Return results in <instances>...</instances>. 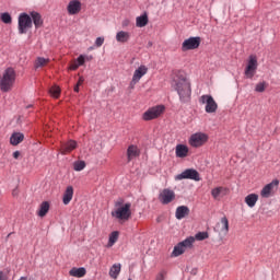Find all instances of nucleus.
Wrapping results in <instances>:
<instances>
[{
  "mask_svg": "<svg viewBox=\"0 0 280 280\" xmlns=\"http://www.w3.org/2000/svg\"><path fill=\"white\" fill-rule=\"evenodd\" d=\"M117 43H128L130 40V33L120 31L116 34Z\"/></svg>",
  "mask_w": 280,
  "mask_h": 280,
  "instance_id": "25",
  "label": "nucleus"
},
{
  "mask_svg": "<svg viewBox=\"0 0 280 280\" xmlns=\"http://www.w3.org/2000/svg\"><path fill=\"white\" fill-rule=\"evenodd\" d=\"M175 155L177 159H187V156H189V147L186 144H177L175 148Z\"/></svg>",
  "mask_w": 280,
  "mask_h": 280,
  "instance_id": "19",
  "label": "nucleus"
},
{
  "mask_svg": "<svg viewBox=\"0 0 280 280\" xmlns=\"http://www.w3.org/2000/svg\"><path fill=\"white\" fill-rule=\"evenodd\" d=\"M175 91L178 93L179 100L183 104L191 102V83L187 78L180 75L178 79L174 80Z\"/></svg>",
  "mask_w": 280,
  "mask_h": 280,
  "instance_id": "2",
  "label": "nucleus"
},
{
  "mask_svg": "<svg viewBox=\"0 0 280 280\" xmlns=\"http://www.w3.org/2000/svg\"><path fill=\"white\" fill-rule=\"evenodd\" d=\"M73 200V186H68L63 192L62 202L63 205H69Z\"/></svg>",
  "mask_w": 280,
  "mask_h": 280,
  "instance_id": "22",
  "label": "nucleus"
},
{
  "mask_svg": "<svg viewBox=\"0 0 280 280\" xmlns=\"http://www.w3.org/2000/svg\"><path fill=\"white\" fill-rule=\"evenodd\" d=\"M15 82L16 70H14V68L12 67L7 68L2 73V77H0V91H2L3 93L12 91Z\"/></svg>",
  "mask_w": 280,
  "mask_h": 280,
  "instance_id": "3",
  "label": "nucleus"
},
{
  "mask_svg": "<svg viewBox=\"0 0 280 280\" xmlns=\"http://www.w3.org/2000/svg\"><path fill=\"white\" fill-rule=\"evenodd\" d=\"M47 213H49V203L47 201H44L39 206L38 215L39 218H45Z\"/></svg>",
  "mask_w": 280,
  "mask_h": 280,
  "instance_id": "29",
  "label": "nucleus"
},
{
  "mask_svg": "<svg viewBox=\"0 0 280 280\" xmlns=\"http://www.w3.org/2000/svg\"><path fill=\"white\" fill-rule=\"evenodd\" d=\"M84 167H86V162H84V161H77L73 164L74 172H82V170H84Z\"/></svg>",
  "mask_w": 280,
  "mask_h": 280,
  "instance_id": "31",
  "label": "nucleus"
},
{
  "mask_svg": "<svg viewBox=\"0 0 280 280\" xmlns=\"http://www.w3.org/2000/svg\"><path fill=\"white\" fill-rule=\"evenodd\" d=\"M79 68H80V65L78 63V61H73L69 67L70 71H77V69Z\"/></svg>",
  "mask_w": 280,
  "mask_h": 280,
  "instance_id": "40",
  "label": "nucleus"
},
{
  "mask_svg": "<svg viewBox=\"0 0 280 280\" xmlns=\"http://www.w3.org/2000/svg\"><path fill=\"white\" fill-rule=\"evenodd\" d=\"M30 16L35 25V30H39V27L43 25V15L40 13L33 11L30 13Z\"/></svg>",
  "mask_w": 280,
  "mask_h": 280,
  "instance_id": "21",
  "label": "nucleus"
},
{
  "mask_svg": "<svg viewBox=\"0 0 280 280\" xmlns=\"http://www.w3.org/2000/svg\"><path fill=\"white\" fill-rule=\"evenodd\" d=\"M279 187V179H275L267 184L260 191L261 198H270L275 194V189Z\"/></svg>",
  "mask_w": 280,
  "mask_h": 280,
  "instance_id": "13",
  "label": "nucleus"
},
{
  "mask_svg": "<svg viewBox=\"0 0 280 280\" xmlns=\"http://www.w3.org/2000/svg\"><path fill=\"white\" fill-rule=\"evenodd\" d=\"M194 242H196V238L194 236L187 237L186 240L179 242L177 245H175L172 256L173 257H180L187 248H191L194 246Z\"/></svg>",
  "mask_w": 280,
  "mask_h": 280,
  "instance_id": "6",
  "label": "nucleus"
},
{
  "mask_svg": "<svg viewBox=\"0 0 280 280\" xmlns=\"http://www.w3.org/2000/svg\"><path fill=\"white\" fill-rule=\"evenodd\" d=\"M201 39L200 37H189L185 39L182 44V51H190L194 49H198L200 47Z\"/></svg>",
  "mask_w": 280,
  "mask_h": 280,
  "instance_id": "12",
  "label": "nucleus"
},
{
  "mask_svg": "<svg viewBox=\"0 0 280 280\" xmlns=\"http://www.w3.org/2000/svg\"><path fill=\"white\" fill-rule=\"evenodd\" d=\"M23 139H25V136L23 133L14 132L10 138V143L11 145H19V143H23Z\"/></svg>",
  "mask_w": 280,
  "mask_h": 280,
  "instance_id": "24",
  "label": "nucleus"
},
{
  "mask_svg": "<svg viewBox=\"0 0 280 280\" xmlns=\"http://www.w3.org/2000/svg\"><path fill=\"white\" fill-rule=\"evenodd\" d=\"M189 213H190L189 207L179 206V207H177V209L175 211V218L177 220H183L184 218H187V215H189Z\"/></svg>",
  "mask_w": 280,
  "mask_h": 280,
  "instance_id": "20",
  "label": "nucleus"
},
{
  "mask_svg": "<svg viewBox=\"0 0 280 280\" xmlns=\"http://www.w3.org/2000/svg\"><path fill=\"white\" fill-rule=\"evenodd\" d=\"M117 240H119V232L114 231L110 233L109 235V244H115L117 242Z\"/></svg>",
  "mask_w": 280,
  "mask_h": 280,
  "instance_id": "36",
  "label": "nucleus"
},
{
  "mask_svg": "<svg viewBox=\"0 0 280 280\" xmlns=\"http://www.w3.org/2000/svg\"><path fill=\"white\" fill-rule=\"evenodd\" d=\"M209 137L202 132H197L190 136L189 138V144L191 148H200L201 145H205L207 143Z\"/></svg>",
  "mask_w": 280,
  "mask_h": 280,
  "instance_id": "10",
  "label": "nucleus"
},
{
  "mask_svg": "<svg viewBox=\"0 0 280 280\" xmlns=\"http://www.w3.org/2000/svg\"><path fill=\"white\" fill-rule=\"evenodd\" d=\"M176 180H196L199 182L200 180V173H198V171L194 170V168H187L184 172H182L180 174L176 175L175 177Z\"/></svg>",
  "mask_w": 280,
  "mask_h": 280,
  "instance_id": "9",
  "label": "nucleus"
},
{
  "mask_svg": "<svg viewBox=\"0 0 280 280\" xmlns=\"http://www.w3.org/2000/svg\"><path fill=\"white\" fill-rule=\"evenodd\" d=\"M257 57L255 55L249 56L247 66L245 68V77L249 80H253V78H255V74L257 73Z\"/></svg>",
  "mask_w": 280,
  "mask_h": 280,
  "instance_id": "7",
  "label": "nucleus"
},
{
  "mask_svg": "<svg viewBox=\"0 0 280 280\" xmlns=\"http://www.w3.org/2000/svg\"><path fill=\"white\" fill-rule=\"evenodd\" d=\"M194 240H197V242H202L205 240H209V233L208 232H198Z\"/></svg>",
  "mask_w": 280,
  "mask_h": 280,
  "instance_id": "33",
  "label": "nucleus"
},
{
  "mask_svg": "<svg viewBox=\"0 0 280 280\" xmlns=\"http://www.w3.org/2000/svg\"><path fill=\"white\" fill-rule=\"evenodd\" d=\"M0 21L5 23V25H10V23H12V15H10L8 12L1 13Z\"/></svg>",
  "mask_w": 280,
  "mask_h": 280,
  "instance_id": "30",
  "label": "nucleus"
},
{
  "mask_svg": "<svg viewBox=\"0 0 280 280\" xmlns=\"http://www.w3.org/2000/svg\"><path fill=\"white\" fill-rule=\"evenodd\" d=\"M149 47H152V42H149Z\"/></svg>",
  "mask_w": 280,
  "mask_h": 280,
  "instance_id": "46",
  "label": "nucleus"
},
{
  "mask_svg": "<svg viewBox=\"0 0 280 280\" xmlns=\"http://www.w3.org/2000/svg\"><path fill=\"white\" fill-rule=\"evenodd\" d=\"M48 63H49V59L39 57V58H37V60L35 62V67H36V69H38V67H45Z\"/></svg>",
  "mask_w": 280,
  "mask_h": 280,
  "instance_id": "34",
  "label": "nucleus"
},
{
  "mask_svg": "<svg viewBox=\"0 0 280 280\" xmlns=\"http://www.w3.org/2000/svg\"><path fill=\"white\" fill-rule=\"evenodd\" d=\"M12 235V233H10L9 235H8V237H10Z\"/></svg>",
  "mask_w": 280,
  "mask_h": 280,
  "instance_id": "48",
  "label": "nucleus"
},
{
  "mask_svg": "<svg viewBox=\"0 0 280 280\" xmlns=\"http://www.w3.org/2000/svg\"><path fill=\"white\" fill-rule=\"evenodd\" d=\"M33 22L32 16L27 13H21L18 20L19 34H27L28 30H32Z\"/></svg>",
  "mask_w": 280,
  "mask_h": 280,
  "instance_id": "4",
  "label": "nucleus"
},
{
  "mask_svg": "<svg viewBox=\"0 0 280 280\" xmlns=\"http://www.w3.org/2000/svg\"><path fill=\"white\" fill-rule=\"evenodd\" d=\"M0 280H8V272L0 271Z\"/></svg>",
  "mask_w": 280,
  "mask_h": 280,
  "instance_id": "42",
  "label": "nucleus"
},
{
  "mask_svg": "<svg viewBox=\"0 0 280 280\" xmlns=\"http://www.w3.org/2000/svg\"><path fill=\"white\" fill-rule=\"evenodd\" d=\"M148 14L144 13L136 19V25L137 27H145L148 25Z\"/></svg>",
  "mask_w": 280,
  "mask_h": 280,
  "instance_id": "28",
  "label": "nucleus"
},
{
  "mask_svg": "<svg viewBox=\"0 0 280 280\" xmlns=\"http://www.w3.org/2000/svg\"><path fill=\"white\" fill-rule=\"evenodd\" d=\"M26 108H32V105H27Z\"/></svg>",
  "mask_w": 280,
  "mask_h": 280,
  "instance_id": "47",
  "label": "nucleus"
},
{
  "mask_svg": "<svg viewBox=\"0 0 280 280\" xmlns=\"http://www.w3.org/2000/svg\"><path fill=\"white\" fill-rule=\"evenodd\" d=\"M141 156V150L136 144H130L127 148V163L133 161V159H139Z\"/></svg>",
  "mask_w": 280,
  "mask_h": 280,
  "instance_id": "16",
  "label": "nucleus"
},
{
  "mask_svg": "<svg viewBox=\"0 0 280 280\" xmlns=\"http://www.w3.org/2000/svg\"><path fill=\"white\" fill-rule=\"evenodd\" d=\"M77 84L78 86H82V84H84V77H80Z\"/></svg>",
  "mask_w": 280,
  "mask_h": 280,
  "instance_id": "43",
  "label": "nucleus"
},
{
  "mask_svg": "<svg viewBox=\"0 0 280 280\" xmlns=\"http://www.w3.org/2000/svg\"><path fill=\"white\" fill-rule=\"evenodd\" d=\"M145 73H148V67L145 66H140L135 72H133V77L132 80L130 82V86L131 89H135V85L137 83H139V80L142 79L143 75H145Z\"/></svg>",
  "mask_w": 280,
  "mask_h": 280,
  "instance_id": "14",
  "label": "nucleus"
},
{
  "mask_svg": "<svg viewBox=\"0 0 280 280\" xmlns=\"http://www.w3.org/2000/svg\"><path fill=\"white\" fill-rule=\"evenodd\" d=\"M217 233H223V235H229V219L226 217L221 218V223H218L214 228Z\"/></svg>",
  "mask_w": 280,
  "mask_h": 280,
  "instance_id": "17",
  "label": "nucleus"
},
{
  "mask_svg": "<svg viewBox=\"0 0 280 280\" xmlns=\"http://www.w3.org/2000/svg\"><path fill=\"white\" fill-rule=\"evenodd\" d=\"M78 148V142L75 140H69L67 142H61L60 144V153L61 154H71L73 150Z\"/></svg>",
  "mask_w": 280,
  "mask_h": 280,
  "instance_id": "15",
  "label": "nucleus"
},
{
  "mask_svg": "<svg viewBox=\"0 0 280 280\" xmlns=\"http://www.w3.org/2000/svg\"><path fill=\"white\" fill-rule=\"evenodd\" d=\"M75 62L79 65V67H82L84 65V62H86V57L84 55H80Z\"/></svg>",
  "mask_w": 280,
  "mask_h": 280,
  "instance_id": "37",
  "label": "nucleus"
},
{
  "mask_svg": "<svg viewBox=\"0 0 280 280\" xmlns=\"http://www.w3.org/2000/svg\"><path fill=\"white\" fill-rule=\"evenodd\" d=\"M165 113L164 105H156L150 107L147 112L143 113L142 119L143 121H152V119H159Z\"/></svg>",
  "mask_w": 280,
  "mask_h": 280,
  "instance_id": "5",
  "label": "nucleus"
},
{
  "mask_svg": "<svg viewBox=\"0 0 280 280\" xmlns=\"http://www.w3.org/2000/svg\"><path fill=\"white\" fill-rule=\"evenodd\" d=\"M115 210L112 211V218L120 222H128L132 218V203L126 202L124 198H118L114 202Z\"/></svg>",
  "mask_w": 280,
  "mask_h": 280,
  "instance_id": "1",
  "label": "nucleus"
},
{
  "mask_svg": "<svg viewBox=\"0 0 280 280\" xmlns=\"http://www.w3.org/2000/svg\"><path fill=\"white\" fill-rule=\"evenodd\" d=\"M255 91H256L257 93H264V92L266 91V84H265V83H258V84L256 85Z\"/></svg>",
  "mask_w": 280,
  "mask_h": 280,
  "instance_id": "38",
  "label": "nucleus"
},
{
  "mask_svg": "<svg viewBox=\"0 0 280 280\" xmlns=\"http://www.w3.org/2000/svg\"><path fill=\"white\" fill-rule=\"evenodd\" d=\"M159 200L162 205H170L176 200V192L170 188H164L159 195Z\"/></svg>",
  "mask_w": 280,
  "mask_h": 280,
  "instance_id": "11",
  "label": "nucleus"
},
{
  "mask_svg": "<svg viewBox=\"0 0 280 280\" xmlns=\"http://www.w3.org/2000/svg\"><path fill=\"white\" fill-rule=\"evenodd\" d=\"M199 102L200 104H206V113H215L218 110V103L209 94L200 96Z\"/></svg>",
  "mask_w": 280,
  "mask_h": 280,
  "instance_id": "8",
  "label": "nucleus"
},
{
  "mask_svg": "<svg viewBox=\"0 0 280 280\" xmlns=\"http://www.w3.org/2000/svg\"><path fill=\"white\" fill-rule=\"evenodd\" d=\"M74 93H80V85L78 83L74 85Z\"/></svg>",
  "mask_w": 280,
  "mask_h": 280,
  "instance_id": "45",
  "label": "nucleus"
},
{
  "mask_svg": "<svg viewBox=\"0 0 280 280\" xmlns=\"http://www.w3.org/2000/svg\"><path fill=\"white\" fill-rule=\"evenodd\" d=\"M19 156H21V152L19 151L13 152V159H19Z\"/></svg>",
  "mask_w": 280,
  "mask_h": 280,
  "instance_id": "44",
  "label": "nucleus"
},
{
  "mask_svg": "<svg viewBox=\"0 0 280 280\" xmlns=\"http://www.w3.org/2000/svg\"><path fill=\"white\" fill-rule=\"evenodd\" d=\"M102 45H104V37H97L95 40V46L102 47Z\"/></svg>",
  "mask_w": 280,
  "mask_h": 280,
  "instance_id": "41",
  "label": "nucleus"
},
{
  "mask_svg": "<svg viewBox=\"0 0 280 280\" xmlns=\"http://www.w3.org/2000/svg\"><path fill=\"white\" fill-rule=\"evenodd\" d=\"M68 14H79L80 10H82V2L80 0H71L68 4Z\"/></svg>",
  "mask_w": 280,
  "mask_h": 280,
  "instance_id": "18",
  "label": "nucleus"
},
{
  "mask_svg": "<svg viewBox=\"0 0 280 280\" xmlns=\"http://www.w3.org/2000/svg\"><path fill=\"white\" fill-rule=\"evenodd\" d=\"M85 275H86V269L84 267L72 268L70 270L71 277H78L80 279V278L84 277Z\"/></svg>",
  "mask_w": 280,
  "mask_h": 280,
  "instance_id": "27",
  "label": "nucleus"
},
{
  "mask_svg": "<svg viewBox=\"0 0 280 280\" xmlns=\"http://www.w3.org/2000/svg\"><path fill=\"white\" fill-rule=\"evenodd\" d=\"M257 200H259V195L257 194H249L245 197V202L250 209L257 205Z\"/></svg>",
  "mask_w": 280,
  "mask_h": 280,
  "instance_id": "23",
  "label": "nucleus"
},
{
  "mask_svg": "<svg viewBox=\"0 0 280 280\" xmlns=\"http://www.w3.org/2000/svg\"><path fill=\"white\" fill-rule=\"evenodd\" d=\"M121 272V264H114L109 269V277L112 279H117Z\"/></svg>",
  "mask_w": 280,
  "mask_h": 280,
  "instance_id": "26",
  "label": "nucleus"
},
{
  "mask_svg": "<svg viewBox=\"0 0 280 280\" xmlns=\"http://www.w3.org/2000/svg\"><path fill=\"white\" fill-rule=\"evenodd\" d=\"M167 275V271L162 270L160 273L156 276L155 280H165V276Z\"/></svg>",
  "mask_w": 280,
  "mask_h": 280,
  "instance_id": "39",
  "label": "nucleus"
},
{
  "mask_svg": "<svg viewBox=\"0 0 280 280\" xmlns=\"http://www.w3.org/2000/svg\"><path fill=\"white\" fill-rule=\"evenodd\" d=\"M49 93L51 97H55V100H58L60 97V88L57 85H54L50 88Z\"/></svg>",
  "mask_w": 280,
  "mask_h": 280,
  "instance_id": "32",
  "label": "nucleus"
},
{
  "mask_svg": "<svg viewBox=\"0 0 280 280\" xmlns=\"http://www.w3.org/2000/svg\"><path fill=\"white\" fill-rule=\"evenodd\" d=\"M224 187H217L214 189L211 190V196L214 198V200H217V198L220 197V195L222 194Z\"/></svg>",
  "mask_w": 280,
  "mask_h": 280,
  "instance_id": "35",
  "label": "nucleus"
}]
</instances>
